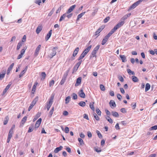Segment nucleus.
Listing matches in <instances>:
<instances>
[{"label":"nucleus","instance_id":"obj_1","mask_svg":"<svg viewBox=\"0 0 157 157\" xmlns=\"http://www.w3.org/2000/svg\"><path fill=\"white\" fill-rule=\"evenodd\" d=\"M58 49L57 47H53L52 50L50 51V53L48 55V57L50 59H52L54 56L56 54V50Z\"/></svg>","mask_w":157,"mask_h":157},{"label":"nucleus","instance_id":"obj_2","mask_svg":"<svg viewBox=\"0 0 157 157\" xmlns=\"http://www.w3.org/2000/svg\"><path fill=\"white\" fill-rule=\"evenodd\" d=\"M124 23V21H121L118 23L113 29L114 31H115L121 27Z\"/></svg>","mask_w":157,"mask_h":157},{"label":"nucleus","instance_id":"obj_3","mask_svg":"<svg viewBox=\"0 0 157 157\" xmlns=\"http://www.w3.org/2000/svg\"><path fill=\"white\" fill-rule=\"evenodd\" d=\"M53 98H51L50 99L48 102L47 103L46 105L45 106L47 108V110H49L50 107L52 105L53 102Z\"/></svg>","mask_w":157,"mask_h":157},{"label":"nucleus","instance_id":"obj_4","mask_svg":"<svg viewBox=\"0 0 157 157\" xmlns=\"http://www.w3.org/2000/svg\"><path fill=\"white\" fill-rule=\"evenodd\" d=\"M37 99L36 98H35L31 102L30 104L28 109L29 111H30V110L33 107L34 105L36 103L37 101Z\"/></svg>","mask_w":157,"mask_h":157},{"label":"nucleus","instance_id":"obj_5","mask_svg":"<svg viewBox=\"0 0 157 157\" xmlns=\"http://www.w3.org/2000/svg\"><path fill=\"white\" fill-rule=\"evenodd\" d=\"M12 84V82H9V84L7 86L4 90L3 94H2V95L4 94L9 89L11 85Z\"/></svg>","mask_w":157,"mask_h":157},{"label":"nucleus","instance_id":"obj_6","mask_svg":"<svg viewBox=\"0 0 157 157\" xmlns=\"http://www.w3.org/2000/svg\"><path fill=\"white\" fill-rule=\"evenodd\" d=\"M79 96L82 98H85V94L83 91L82 89H81L78 92Z\"/></svg>","mask_w":157,"mask_h":157},{"label":"nucleus","instance_id":"obj_7","mask_svg":"<svg viewBox=\"0 0 157 157\" xmlns=\"http://www.w3.org/2000/svg\"><path fill=\"white\" fill-rule=\"evenodd\" d=\"M42 121V119L41 118H39L36 122L35 125V128H37L40 125V123Z\"/></svg>","mask_w":157,"mask_h":157},{"label":"nucleus","instance_id":"obj_8","mask_svg":"<svg viewBox=\"0 0 157 157\" xmlns=\"http://www.w3.org/2000/svg\"><path fill=\"white\" fill-rule=\"evenodd\" d=\"M82 62V61L81 60L80 61H79L75 65V66L74 67V70H75L76 71L77 70L78 67H79L81 63Z\"/></svg>","mask_w":157,"mask_h":157},{"label":"nucleus","instance_id":"obj_9","mask_svg":"<svg viewBox=\"0 0 157 157\" xmlns=\"http://www.w3.org/2000/svg\"><path fill=\"white\" fill-rule=\"evenodd\" d=\"M40 47H41V45H38V46L36 48V50L35 52H34V55L35 56H37L38 55V54L39 52V51L40 49Z\"/></svg>","mask_w":157,"mask_h":157},{"label":"nucleus","instance_id":"obj_10","mask_svg":"<svg viewBox=\"0 0 157 157\" xmlns=\"http://www.w3.org/2000/svg\"><path fill=\"white\" fill-rule=\"evenodd\" d=\"M75 6L76 5H73L71 6L67 11V13H69L71 12L75 9Z\"/></svg>","mask_w":157,"mask_h":157},{"label":"nucleus","instance_id":"obj_11","mask_svg":"<svg viewBox=\"0 0 157 157\" xmlns=\"http://www.w3.org/2000/svg\"><path fill=\"white\" fill-rule=\"evenodd\" d=\"M28 69V66H26L25 67V68L24 70L22 71L21 73L19 75V77L20 78H21L22 76H23V75H24V74L26 72L27 70Z\"/></svg>","mask_w":157,"mask_h":157},{"label":"nucleus","instance_id":"obj_12","mask_svg":"<svg viewBox=\"0 0 157 157\" xmlns=\"http://www.w3.org/2000/svg\"><path fill=\"white\" fill-rule=\"evenodd\" d=\"M52 33V30H51L49 31L48 33L47 34L45 40L46 41H47L49 38L50 37Z\"/></svg>","mask_w":157,"mask_h":157},{"label":"nucleus","instance_id":"obj_13","mask_svg":"<svg viewBox=\"0 0 157 157\" xmlns=\"http://www.w3.org/2000/svg\"><path fill=\"white\" fill-rule=\"evenodd\" d=\"M14 66V63H12L8 68L7 71V74L8 75L10 73V71L12 70Z\"/></svg>","mask_w":157,"mask_h":157},{"label":"nucleus","instance_id":"obj_14","mask_svg":"<svg viewBox=\"0 0 157 157\" xmlns=\"http://www.w3.org/2000/svg\"><path fill=\"white\" fill-rule=\"evenodd\" d=\"M6 73V71H3L2 72H1L0 74V79L2 80L3 78L5 76Z\"/></svg>","mask_w":157,"mask_h":157},{"label":"nucleus","instance_id":"obj_15","mask_svg":"<svg viewBox=\"0 0 157 157\" xmlns=\"http://www.w3.org/2000/svg\"><path fill=\"white\" fill-rule=\"evenodd\" d=\"M27 117L26 116L22 118V119L21 121V126H23V125H24V124L25 122H26V121L27 120Z\"/></svg>","mask_w":157,"mask_h":157},{"label":"nucleus","instance_id":"obj_16","mask_svg":"<svg viewBox=\"0 0 157 157\" xmlns=\"http://www.w3.org/2000/svg\"><path fill=\"white\" fill-rule=\"evenodd\" d=\"M113 29H112L110 32L105 36L108 39L115 32Z\"/></svg>","mask_w":157,"mask_h":157},{"label":"nucleus","instance_id":"obj_17","mask_svg":"<svg viewBox=\"0 0 157 157\" xmlns=\"http://www.w3.org/2000/svg\"><path fill=\"white\" fill-rule=\"evenodd\" d=\"M109 105L111 107H115L116 106V105L115 102L113 100H111L109 102Z\"/></svg>","mask_w":157,"mask_h":157},{"label":"nucleus","instance_id":"obj_18","mask_svg":"<svg viewBox=\"0 0 157 157\" xmlns=\"http://www.w3.org/2000/svg\"><path fill=\"white\" fill-rule=\"evenodd\" d=\"M82 78L81 77H79L77 78L76 80V82L75 85L78 86L79 84H80L81 82Z\"/></svg>","mask_w":157,"mask_h":157},{"label":"nucleus","instance_id":"obj_19","mask_svg":"<svg viewBox=\"0 0 157 157\" xmlns=\"http://www.w3.org/2000/svg\"><path fill=\"white\" fill-rule=\"evenodd\" d=\"M98 50V45L94 49V50L92 52V55L93 56V57L95 56L96 54V51H97Z\"/></svg>","mask_w":157,"mask_h":157},{"label":"nucleus","instance_id":"obj_20","mask_svg":"<svg viewBox=\"0 0 157 157\" xmlns=\"http://www.w3.org/2000/svg\"><path fill=\"white\" fill-rule=\"evenodd\" d=\"M79 51V48L78 47L76 48L75 49V50L73 54V57H75L76 56L77 54H78V52Z\"/></svg>","mask_w":157,"mask_h":157},{"label":"nucleus","instance_id":"obj_21","mask_svg":"<svg viewBox=\"0 0 157 157\" xmlns=\"http://www.w3.org/2000/svg\"><path fill=\"white\" fill-rule=\"evenodd\" d=\"M63 148V147L62 146H60L59 147H57L55 149L54 152L55 153H57L59 151L61 150Z\"/></svg>","mask_w":157,"mask_h":157},{"label":"nucleus","instance_id":"obj_22","mask_svg":"<svg viewBox=\"0 0 157 157\" xmlns=\"http://www.w3.org/2000/svg\"><path fill=\"white\" fill-rule=\"evenodd\" d=\"M42 29V27L41 26H38V27H37L36 30V32L37 34H39L40 32L41 31V30Z\"/></svg>","mask_w":157,"mask_h":157},{"label":"nucleus","instance_id":"obj_23","mask_svg":"<svg viewBox=\"0 0 157 157\" xmlns=\"http://www.w3.org/2000/svg\"><path fill=\"white\" fill-rule=\"evenodd\" d=\"M54 110V107H53L52 108V109L50 110L49 114H48V117H51L52 115V114L53 113V112Z\"/></svg>","mask_w":157,"mask_h":157},{"label":"nucleus","instance_id":"obj_24","mask_svg":"<svg viewBox=\"0 0 157 157\" xmlns=\"http://www.w3.org/2000/svg\"><path fill=\"white\" fill-rule=\"evenodd\" d=\"M120 57L121 58L123 62H125L126 61V57L124 55H120Z\"/></svg>","mask_w":157,"mask_h":157},{"label":"nucleus","instance_id":"obj_25","mask_svg":"<svg viewBox=\"0 0 157 157\" xmlns=\"http://www.w3.org/2000/svg\"><path fill=\"white\" fill-rule=\"evenodd\" d=\"M9 117L7 116H6L5 117L3 122V124L4 125H6L7 123L9 120Z\"/></svg>","mask_w":157,"mask_h":157},{"label":"nucleus","instance_id":"obj_26","mask_svg":"<svg viewBox=\"0 0 157 157\" xmlns=\"http://www.w3.org/2000/svg\"><path fill=\"white\" fill-rule=\"evenodd\" d=\"M132 80L134 82H138L139 80L138 78L135 76H133L132 77Z\"/></svg>","mask_w":157,"mask_h":157},{"label":"nucleus","instance_id":"obj_27","mask_svg":"<svg viewBox=\"0 0 157 157\" xmlns=\"http://www.w3.org/2000/svg\"><path fill=\"white\" fill-rule=\"evenodd\" d=\"M40 113H38L37 114H36L35 117L33 119V121H34L40 117Z\"/></svg>","mask_w":157,"mask_h":157},{"label":"nucleus","instance_id":"obj_28","mask_svg":"<svg viewBox=\"0 0 157 157\" xmlns=\"http://www.w3.org/2000/svg\"><path fill=\"white\" fill-rule=\"evenodd\" d=\"M150 88V85L148 83H147L145 87V91H147Z\"/></svg>","mask_w":157,"mask_h":157},{"label":"nucleus","instance_id":"obj_29","mask_svg":"<svg viewBox=\"0 0 157 157\" xmlns=\"http://www.w3.org/2000/svg\"><path fill=\"white\" fill-rule=\"evenodd\" d=\"M78 104L79 105L82 107H84L86 105V103L85 102L81 101L79 102Z\"/></svg>","mask_w":157,"mask_h":157},{"label":"nucleus","instance_id":"obj_30","mask_svg":"<svg viewBox=\"0 0 157 157\" xmlns=\"http://www.w3.org/2000/svg\"><path fill=\"white\" fill-rule=\"evenodd\" d=\"M112 114L114 117H118L119 116L118 113L116 112L113 111L112 112Z\"/></svg>","mask_w":157,"mask_h":157},{"label":"nucleus","instance_id":"obj_31","mask_svg":"<svg viewBox=\"0 0 157 157\" xmlns=\"http://www.w3.org/2000/svg\"><path fill=\"white\" fill-rule=\"evenodd\" d=\"M69 72V70H67V71H66L65 72V73L64 74V75H63V76L62 78H65V79H66V78L67 77L68 75Z\"/></svg>","mask_w":157,"mask_h":157},{"label":"nucleus","instance_id":"obj_32","mask_svg":"<svg viewBox=\"0 0 157 157\" xmlns=\"http://www.w3.org/2000/svg\"><path fill=\"white\" fill-rule=\"evenodd\" d=\"M70 97L69 96L67 97L65 99V103L68 104L70 101Z\"/></svg>","mask_w":157,"mask_h":157},{"label":"nucleus","instance_id":"obj_33","mask_svg":"<svg viewBox=\"0 0 157 157\" xmlns=\"http://www.w3.org/2000/svg\"><path fill=\"white\" fill-rule=\"evenodd\" d=\"M42 78L41 79V80H44L46 76V74L44 72H42L41 73Z\"/></svg>","mask_w":157,"mask_h":157},{"label":"nucleus","instance_id":"obj_34","mask_svg":"<svg viewBox=\"0 0 157 157\" xmlns=\"http://www.w3.org/2000/svg\"><path fill=\"white\" fill-rule=\"evenodd\" d=\"M100 88L101 90L103 91H105V86L102 84L100 85Z\"/></svg>","mask_w":157,"mask_h":157},{"label":"nucleus","instance_id":"obj_35","mask_svg":"<svg viewBox=\"0 0 157 157\" xmlns=\"http://www.w3.org/2000/svg\"><path fill=\"white\" fill-rule=\"evenodd\" d=\"M108 40V39L105 37L102 41V43H101L103 45L105 44V43H106V42Z\"/></svg>","mask_w":157,"mask_h":157},{"label":"nucleus","instance_id":"obj_36","mask_svg":"<svg viewBox=\"0 0 157 157\" xmlns=\"http://www.w3.org/2000/svg\"><path fill=\"white\" fill-rule=\"evenodd\" d=\"M22 42H19L17 44V50H18L22 46Z\"/></svg>","mask_w":157,"mask_h":157},{"label":"nucleus","instance_id":"obj_37","mask_svg":"<svg viewBox=\"0 0 157 157\" xmlns=\"http://www.w3.org/2000/svg\"><path fill=\"white\" fill-rule=\"evenodd\" d=\"M106 120L110 123H112L113 122V120L109 116H107L106 118Z\"/></svg>","mask_w":157,"mask_h":157},{"label":"nucleus","instance_id":"obj_38","mask_svg":"<svg viewBox=\"0 0 157 157\" xmlns=\"http://www.w3.org/2000/svg\"><path fill=\"white\" fill-rule=\"evenodd\" d=\"M127 71L129 75H134L135 73L133 71H132L130 69H128L127 70Z\"/></svg>","mask_w":157,"mask_h":157},{"label":"nucleus","instance_id":"obj_39","mask_svg":"<svg viewBox=\"0 0 157 157\" xmlns=\"http://www.w3.org/2000/svg\"><path fill=\"white\" fill-rule=\"evenodd\" d=\"M91 47V46L88 47L84 50V51L87 53L90 50Z\"/></svg>","mask_w":157,"mask_h":157},{"label":"nucleus","instance_id":"obj_40","mask_svg":"<svg viewBox=\"0 0 157 157\" xmlns=\"http://www.w3.org/2000/svg\"><path fill=\"white\" fill-rule=\"evenodd\" d=\"M66 14L65 13L63 14L62 16L59 19V21H61L63 20L65 17H66Z\"/></svg>","mask_w":157,"mask_h":157},{"label":"nucleus","instance_id":"obj_41","mask_svg":"<svg viewBox=\"0 0 157 157\" xmlns=\"http://www.w3.org/2000/svg\"><path fill=\"white\" fill-rule=\"evenodd\" d=\"M13 133V131H9V134L8 136V137L9 138H11L12 137V135Z\"/></svg>","mask_w":157,"mask_h":157},{"label":"nucleus","instance_id":"obj_42","mask_svg":"<svg viewBox=\"0 0 157 157\" xmlns=\"http://www.w3.org/2000/svg\"><path fill=\"white\" fill-rule=\"evenodd\" d=\"M55 82L54 80H51L49 82V85L50 87L53 86L54 83Z\"/></svg>","mask_w":157,"mask_h":157},{"label":"nucleus","instance_id":"obj_43","mask_svg":"<svg viewBox=\"0 0 157 157\" xmlns=\"http://www.w3.org/2000/svg\"><path fill=\"white\" fill-rule=\"evenodd\" d=\"M37 84V82H36L34 83V85L33 86V88H32V91H35Z\"/></svg>","mask_w":157,"mask_h":157},{"label":"nucleus","instance_id":"obj_44","mask_svg":"<svg viewBox=\"0 0 157 157\" xmlns=\"http://www.w3.org/2000/svg\"><path fill=\"white\" fill-rule=\"evenodd\" d=\"M65 14H66V17H67L68 18H71L73 15V14L72 13L67 14L68 13H67V12Z\"/></svg>","mask_w":157,"mask_h":157},{"label":"nucleus","instance_id":"obj_45","mask_svg":"<svg viewBox=\"0 0 157 157\" xmlns=\"http://www.w3.org/2000/svg\"><path fill=\"white\" fill-rule=\"evenodd\" d=\"M156 129H157V125H155L152 126L150 128V130H156Z\"/></svg>","mask_w":157,"mask_h":157},{"label":"nucleus","instance_id":"obj_46","mask_svg":"<svg viewBox=\"0 0 157 157\" xmlns=\"http://www.w3.org/2000/svg\"><path fill=\"white\" fill-rule=\"evenodd\" d=\"M25 48L23 49H22L21 50V55H23L25 53V50L27 48V47L26 46H25Z\"/></svg>","mask_w":157,"mask_h":157},{"label":"nucleus","instance_id":"obj_47","mask_svg":"<svg viewBox=\"0 0 157 157\" xmlns=\"http://www.w3.org/2000/svg\"><path fill=\"white\" fill-rule=\"evenodd\" d=\"M90 106L91 109L93 111H94L95 110V108L93 104L90 103Z\"/></svg>","mask_w":157,"mask_h":157},{"label":"nucleus","instance_id":"obj_48","mask_svg":"<svg viewBox=\"0 0 157 157\" xmlns=\"http://www.w3.org/2000/svg\"><path fill=\"white\" fill-rule=\"evenodd\" d=\"M110 17H106L104 20V22L105 23L107 22L109 20Z\"/></svg>","mask_w":157,"mask_h":157},{"label":"nucleus","instance_id":"obj_49","mask_svg":"<svg viewBox=\"0 0 157 157\" xmlns=\"http://www.w3.org/2000/svg\"><path fill=\"white\" fill-rule=\"evenodd\" d=\"M72 98L73 99L75 100L77 99V96L76 94L75 93H73L72 94Z\"/></svg>","mask_w":157,"mask_h":157},{"label":"nucleus","instance_id":"obj_50","mask_svg":"<svg viewBox=\"0 0 157 157\" xmlns=\"http://www.w3.org/2000/svg\"><path fill=\"white\" fill-rule=\"evenodd\" d=\"M105 27V25H103L101 26L99 28V33L101 32Z\"/></svg>","mask_w":157,"mask_h":157},{"label":"nucleus","instance_id":"obj_51","mask_svg":"<svg viewBox=\"0 0 157 157\" xmlns=\"http://www.w3.org/2000/svg\"><path fill=\"white\" fill-rule=\"evenodd\" d=\"M118 78L119 80L121 82H123L124 81V79L123 77L121 76H119L118 77Z\"/></svg>","mask_w":157,"mask_h":157},{"label":"nucleus","instance_id":"obj_52","mask_svg":"<svg viewBox=\"0 0 157 157\" xmlns=\"http://www.w3.org/2000/svg\"><path fill=\"white\" fill-rule=\"evenodd\" d=\"M66 79H65V78H62L61 80V81L59 84L61 85H62L63 84H64V83L65 80H66Z\"/></svg>","mask_w":157,"mask_h":157},{"label":"nucleus","instance_id":"obj_53","mask_svg":"<svg viewBox=\"0 0 157 157\" xmlns=\"http://www.w3.org/2000/svg\"><path fill=\"white\" fill-rule=\"evenodd\" d=\"M93 115L95 119L97 121L98 120V115L96 113H93Z\"/></svg>","mask_w":157,"mask_h":157},{"label":"nucleus","instance_id":"obj_54","mask_svg":"<svg viewBox=\"0 0 157 157\" xmlns=\"http://www.w3.org/2000/svg\"><path fill=\"white\" fill-rule=\"evenodd\" d=\"M69 128L67 127H65L64 130L65 132L66 133H68L69 132Z\"/></svg>","mask_w":157,"mask_h":157},{"label":"nucleus","instance_id":"obj_55","mask_svg":"<svg viewBox=\"0 0 157 157\" xmlns=\"http://www.w3.org/2000/svg\"><path fill=\"white\" fill-rule=\"evenodd\" d=\"M117 98L120 100L121 101V99L122 96L120 94H117Z\"/></svg>","mask_w":157,"mask_h":157},{"label":"nucleus","instance_id":"obj_56","mask_svg":"<svg viewBox=\"0 0 157 157\" xmlns=\"http://www.w3.org/2000/svg\"><path fill=\"white\" fill-rule=\"evenodd\" d=\"M105 143V140L103 139L101 140V145L102 147H103L104 146V145Z\"/></svg>","mask_w":157,"mask_h":157},{"label":"nucleus","instance_id":"obj_57","mask_svg":"<svg viewBox=\"0 0 157 157\" xmlns=\"http://www.w3.org/2000/svg\"><path fill=\"white\" fill-rule=\"evenodd\" d=\"M78 140L81 144H82L83 143V140L81 138H78Z\"/></svg>","mask_w":157,"mask_h":157},{"label":"nucleus","instance_id":"obj_58","mask_svg":"<svg viewBox=\"0 0 157 157\" xmlns=\"http://www.w3.org/2000/svg\"><path fill=\"white\" fill-rule=\"evenodd\" d=\"M33 127H30L29 128V130L28 131V132H32L33 130Z\"/></svg>","mask_w":157,"mask_h":157},{"label":"nucleus","instance_id":"obj_59","mask_svg":"<svg viewBox=\"0 0 157 157\" xmlns=\"http://www.w3.org/2000/svg\"><path fill=\"white\" fill-rule=\"evenodd\" d=\"M109 94L112 96H113L114 95V92L113 91H110L109 93Z\"/></svg>","mask_w":157,"mask_h":157},{"label":"nucleus","instance_id":"obj_60","mask_svg":"<svg viewBox=\"0 0 157 157\" xmlns=\"http://www.w3.org/2000/svg\"><path fill=\"white\" fill-rule=\"evenodd\" d=\"M121 112L123 113H126V111L125 108H122L121 109Z\"/></svg>","mask_w":157,"mask_h":157},{"label":"nucleus","instance_id":"obj_61","mask_svg":"<svg viewBox=\"0 0 157 157\" xmlns=\"http://www.w3.org/2000/svg\"><path fill=\"white\" fill-rule=\"evenodd\" d=\"M36 3L39 5H40V3L41 2V0H36Z\"/></svg>","mask_w":157,"mask_h":157},{"label":"nucleus","instance_id":"obj_62","mask_svg":"<svg viewBox=\"0 0 157 157\" xmlns=\"http://www.w3.org/2000/svg\"><path fill=\"white\" fill-rule=\"evenodd\" d=\"M121 124L123 125H125L127 124V122L125 121H123L121 122Z\"/></svg>","mask_w":157,"mask_h":157},{"label":"nucleus","instance_id":"obj_63","mask_svg":"<svg viewBox=\"0 0 157 157\" xmlns=\"http://www.w3.org/2000/svg\"><path fill=\"white\" fill-rule=\"evenodd\" d=\"M87 53L85 51H83L81 55V56L83 57V58L87 54Z\"/></svg>","mask_w":157,"mask_h":157},{"label":"nucleus","instance_id":"obj_64","mask_svg":"<svg viewBox=\"0 0 157 157\" xmlns=\"http://www.w3.org/2000/svg\"><path fill=\"white\" fill-rule=\"evenodd\" d=\"M87 53L85 51H83L81 55V56L83 57V58L87 54Z\"/></svg>","mask_w":157,"mask_h":157}]
</instances>
